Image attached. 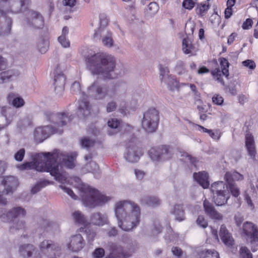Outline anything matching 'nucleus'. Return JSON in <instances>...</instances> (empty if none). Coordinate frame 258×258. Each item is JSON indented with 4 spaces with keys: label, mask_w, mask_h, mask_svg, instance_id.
Segmentation results:
<instances>
[{
    "label": "nucleus",
    "mask_w": 258,
    "mask_h": 258,
    "mask_svg": "<svg viewBox=\"0 0 258 258\" xmlns=\"http://www.w3.org/2000/svg\"><path fill=\"white\" fill-rule=\"evenodd\" d=\"M94 258H103L105 255V250L103 248H96L93 252Z\"/></svg>",
    "instance_id": "obj_53"
},
{
    "label": "nucleus",
    "mask_w": 258,
    "mask_h": 258,
    "mask_svg": "<svg viewBox=\"0 0 258 258\" xmlns=\"http://www.w3.org/2000/svg\"><path fill=\"white\" fill-rule=\"evenodd\" d=\"M44 136L43 128L40 126L36 128L34 133V137L35 141L38 143L42 142L45 140Z\"/></svg>",
    "instance_id": "obj_42"
},
{
    "label": "nucleus",
    "mask_w": 258,
    "mask_h": 258,
    "mask_svg": "<svg viewBox=\"0 0 258 258\" xmlns=\"http://www.w3.org/2000/svg\"><path fill=\"white\" fill-rule=\"evenodd\" d=\"M150 158L154 161H160V148H152L148 151Z\"/></svg>",
    "instance_id": "obj_40"
},
{
    "label": "nucleus",
    "mask_w": 258,
    "mask_h": 258,
    "mask_svg": "<svg viewBox=\"0 0 258 258\" xmlns=\"http://www.w3.org/2000/svg\"><path fill=\"white\" fill-rule=\"evenodd\" d=\"M26 215V211L24 209L18 207L13 208L12 210L8 212L6 215V221H12L14 219L17 218L19 217H24Z\"/></svg>",
    "instance_id": "obj_28"
},
{
    "label": "nucleus",
    "mask_w": 258,
    "mask_h": 258,
    "mask_svg": "<svg viewBox=\"0 0 258 258\" xmlns=\"http://www.w3.org/2000/svg\"><path fill=\"white\" fill-rule=\"evenodd\" d=\"M85 94L82 93V99L79 101L77 113L80 117H85L90 113L91 106L89 102L85 98Z\"/></svg>",
    "instance_id": "obj_18"
},
{
    "label": "nucleus",
    "mask_w": 258,
    "mask_h": 258,
    "mask_svg": "<svg viewBox=\"0 0 258 258\" xmlns=\"http://www.w3.org/2000/svg\"><path fill=\"white\" fill-rule=\"evenodd\" d=\"M108 125L111 128L117 129L119 125V122L117 119L112 118L108 121Z\"/></svg>",
    "instance_id": "obj_55"
},
{
    "label": "nucleus",
    "mask_w": 258,
    "mask_h": 258,
    "mask_svg": "<svg viewBox=\"0 0 258 258\" xmlns=\"http://www.w3.org/2000/svg\"><path fill=\"white\" fill-rule=\"evenodd\" d=\"M108 88L105 86L101 85L97 81H95L87 88L88 97L96 100H103L108 94Z\"/></svg>",
    "instance_id": "obj_12"
},
{
    "label": "nucleus",
    "mask_w": 258,
    "mask_h": 258,
    "mask_svg": "<svg viewBox=\"0 0 258 258\" xmlns=\"http://www.w3.org/2000/svg\"><path fill=\"white\" fill-rule=\"evenodd\" d=\"M40 251L31 244L22 245L20 248L24 258H56L58 255L60 247L57 243L49 240H44L39 244Z\"/></svg>",
    "instance_id": "obj_4"
},
{
    "label": "nucleus",
    "mask_w": 258,
    "mask_h": 258,
    "mask_svg": "<svg viewBox=\"0 0 258 258\" xmlns=\"http://www.w3.org/2000/svg\"><path fill=\"white\" fill-rule=\"evenodd\" d=\"M143 154V150L136 143V139H133L128 142L124 154V157L126 161L136 162Z\"/></svg>",
    "instance_id": "obj_11"
},
{
    "label": "nucleus",
    "mask_w": 258,
    "mask_h": 258,
    "mask_svg": "<svg viewBox=\"0 0 258 258\" xmlns=\"http://www.w3.org/2000/svg\"><path fill=\"white\" fill-rule=\"evenodd\" d=\"M197 223L199 226L203 228L207 227L208 225L207 220L203 216H199L198 217L197 220Z\"/></svg>",
    "instance_id": "obj_54"
},
{
    "label": "nucleus",
    "mask_w": 258,
    "mask_h": 258,
    "mask_svg": "<svg viewBox=\"0 0 258 258\" xmlns=\"http://www.w3.org/2000/svg\"><path fill=\"white\" fill-rule=\"evenodd\" d=\"M44 114L45 118L54 124L53 126L52 125L41 126L43 128V134L45 140L55 133H61L62 131L60 127L65 125L67 121L69 120L66 112L54 114L50 111H46Z\"/></svg>",
    "instance_id": "obj_7"
},
{
    "label": "nucleus",
    "mask_w": 258,
    "mask_h": 258,
    "mask_svg": "<svg viewBox=\"0 0 258 258\" xmlns=\"http://www.w3.org/2000/svg\"><path fill=\"white\" fill-rule=\"evenodd\" d=\"M25 226V222L22 220H16L13 222L10 227V230L12 233H15L17 230L23 229Z\"/></svg>",
    "instance_id": "obj_38"
},
{
    "label": "nucleus",
    "mask_w": 258,
    "mask_h": 258,
    "mask_svg": "<svg viewBox=\"0 0 258 258\" xmlns=\"http://www.w3.org/2000/svg\"><path fill=\"white\" fill-rule=\"evenodd\" d=\"M195 6V3L192 0H184L182 3V6L186 9L191 10Z\"/></svg>",
    "instance_id": "obj_58"
},
{
    "label": "nucleus",
    "mask_w": 258,
    "mask_h": 258,
    "mask_svg": "<svg viewBox=\"0 0 258 258\" xmlns=\"http://www.w3.org/2000/svg\"><path fill=\"white\" fill-rule=\"evenodd\" d=\"M58 40L62 47L67 48L70 46V41L67 39L66 37L59 36L58 38Z\"/></svg>",
    "instance_id": "obj_57"
},
{
    "label": "nucleus",
    "mask_w": 258,
    "mask_h": 258,
    "mask_svg": "<svg viewBox=\"0 0 258 258\" xmlns=\"http://www.w3.org/2000/svg\"><path fill=\"white\" fill-rule=\"evenodd\" d=\"M7 99L10 103L12 102V105L16 108L21 107L25 104L24 100L23 98L17 96L13 93H10L8 95Z\"/></svg>",
    "instance_id": "obj_31"
},
{
    "label": "nucleus",
    "mask_w": 258,
    "mask_h": 258,
    "mask_svg": "<svg viewBox=\"0 0 258 258\" xmlns=\"http://www.w3.org/2000/svg\"><path fill=\"white\" fill-rule=\"evenodd\" d=\"M30 0H0V14L4 12H11L15 14L22 12L26 9ZM4 20V23L0 24V35H6L10 33L11 29V20L9 18L2 17L1 21Z\"/></svg>",
    "instance_id": "obj_5"
},
{
    "label": "nucleus",
    "mask_w": 258,
    "mask_h": 258,
    "mask_svg": "<svg viewBox=\"0 0 258 258\" xmlns=\"http://www.w3.org/2000/svg\"><path fill=\"white\" fill-rule=\"evenodd\" d=\"M223 100V97L219 95H215L212 97L213 102L217 105H221Z\"/></svg>",
    "instance_id": "obj_60"
},
{
    "label": "nucleus",
    "mask_w": 258,
    "mask_h": 258,
    "mask_svg": "<svg viewBox=\"0 0 258 258\" xmlns=\"http://www.w3.org/2000/svg\"><path fill=\"white\" fill-rule=\"evenodd\" d=\"M219 234L221 240L226 246H230L233 245L234 239L231 234L224 225L221 226Z\"/></svg>",
    "instance_id": "obj_25"
},
{
    "label": "nucleus",
    "mask_w": 258,
    "mask_h": 258,
    "mask_svg": "<svg viewBox=\"0 0 258 258\" xmlns=\"http://www.w3.org/2000/svg\"><path fill=\"white\" fill-rule=\"evenodd\" d=\"M71 89L74 93H81V85L79 82H75L72 85Z\"/></svg>",
    "instance_id": "obj_59"
},
{
    "label": "nucleus",
    "mask_w": 258,
    "mask_h": 258,
    "mask_svg": "<svg viewBox=\"0 0 258 258\" xmlns=\"http://www.w3.org/2000/svg\"><path fill=\"white\" fill-rule=\"evenodd\" d=\"M114 213L118 226L124 231L136 228L140 221L141 210L138 205L130 201H122L116 203Z\"/></svg>",
    "instance_id": "obj_2"
},
{
    "label": "nucleus",
    "mask_w": 258,
    "mask_h": 258,
    "mask_svg": "<svg viewBox=\"0 0 258 258\" xmlns=\"http://www.w3.org/2000/svg\"><path fill=\"white\" fill-rule=\"evenodd\" d=\"M224 179L227 183H234V181L242 180L243 176L236 171H231L225 173Z\"/></svg>",
    "instance_id": "obj_29"
},
{
    "label": "nucleus",
    "mask_w": 258,
    "mask_h": 258,
    "mask_svg": "<svg viewBox=\"0 0 258 258\" xmlns=\"http://www.w3.org/2000/svg\"><path fill=\"white\" fill-rule=\"evenodd\" d=\"M171 213L174 216L175 219L178 221H182L185 219L182 207L180 205H175L171 210Z\"/></svg>",
    "instance_id": "obj_33"
},
{
    "label": "nucleus",
    "mask_w": 258,
    "mask_h": 258,
    "mask_svg": "<svg viewBox=\"0 0 258 258\" xmlns=\"http://www.w3.org/2000/svg\"><path fill=\"white\" fill-rule=\"evenodd\" d=\"M181 157H182V160H184L185 162H189L192 164H195L197 162V159L195 157H192L190 155H188L185 152H180Z\"/></svg>",
    "instance_id": "obj_52"
},
{
    "label": "nucleus",
    "mask_w": 258,
    "mask_h": 258,
    "mask_svg": "<svg viewBox=\"0 0 258 258\" xmlns=\"http://www.w3.org/2000/svg\"><path fill=\"white\" fill-rule=\"evenodd\" d=\"M242 233L251 244L258 242V227L253 223L245 222L242 226Z\"/></svg>",
    "instance_id": "obj_14"
},
{
    "label": "nucleus",
    "mask_w": 258,
    "mask_h": 258,
    "mask_svg": "<svg viewBox=\"0 0 258 258\" xmlns=\"http://www.w3.org/2000/svg\"><path fill=\"white\" fill-rule=\"evenodd\" d=\"M118 101L119 103V109L121 110V112H124L125 110L127 107L126 98L123 96H120L118 98Z\"/></svg>",
    "instance_id": "obj_47"
},
{
    "label": "nucleus",
    "mask_w": 258,
    "mask_h": 258,
    "mask_svg": "<svg viewBox=\"0 0 258 258\" xmlns=\"http://www.w3.org/2000/svg\"><path fill=\"white\" fill-rule=\"evenodd\" d=\"M67 245L70 250L78 251L84 246L85 241L82 236L80 234H77L71 236Z\"/></svg>",
    "instance_id": "obj_17"
},
{
    "label": "nucleus",
    "mask_w": 258,
    "mask_h": 258,
    "mask_svg": "<svg viewBox=\"0 0 258 258\" xmlns=\"http://www.w3.org/2000/svg\"><path fill=\"white\" fill-rule=\"evenodd\" d=\"M245 200L247 204L248 208L251 210H253L254 209V205L250 197L247 194L245 195Z\"/></svg>",
    "instance_id": "obj_64"
},
{
    "label": "nucleus",
    "mask_w": 258,
    "mask_h": 258,
    "mask_svg": "<svg viewBox=\"0 0 258 258\" xmlns=\"http://www.w3.org/2000/svg\"><path fill=\"white\" fill-rule=\"evenodd\" d=\"M211 191L213 195V201L217 206H220L226 204L230 198L228 185L223 181L213 183L211 185Z\"/></svg>",
    "instance_id": "obj_8"
},
{
    "label": "nucleus",
    "mask_w": 258,
    "mask_h": 258,
    "mask_svg": "<svg viewBox=\"0 0 258 258\" xmlns=\"http://www.w3.org/2000/svg\"><path fill=\"white\" fill-rule=\"evenodd\" d=\"M108 247L109 253L104 258H128L136 250L133 245L124 249L121 245L116 243H110Z\"/></svg>",
    "instance_id": "obj_10"
},
{
    "label": "nucleus",
    "mask_w": 258,
    "mask_h": 258,
    "mask_svg": "<svg viewBox=\"0 0 258 258\" xmlns=\"http://www.w3.org/2000/svg\"><path fill=\"white\" fill-rule=\"evenodd\" d=\"M60 187L66 193H67L71 197L74 199H77V196L74 193L73 190L63 185H60Z\"/></svg>",
    "instance_id": "obj_62"
},
{
    "label": "nucleus",
    "mask_w": 258,
    "mask_h": 258,
    "mask_svg": "<svg viewBox=\"0 0 258 258\" xmlns=\"http://www.w3.org/2000/svg\"><path fill=\"white\" fill-rule=\"evenodd\" d=\"M81 190L83 204L90 208L102 206L111 199L109 197L85 184L82 185Z\"/></svg>",
    "instance_id": "obj_6"
},
{
    "label": "nucleus",
    "mask_w": 258,
    "mask_h": 258,
    "mask_svg": "<svg viewBox=\"0 0 258 258\" xmlns=\"http://www.w3.org/2000/svg\"><path fill=\"white\" fill-rule=\"evenodd\" d=\"M227 183L228 190H230L232 195L235 197H237L240 195V190L236 184L234 183Z\"/></svg>",
    "instance_id": "obj_45"
},
{
    "label": "nucleus",
    "mask_w": 258,
    "mask_h": 258,
    "mask_svg": "<svg viewBox=\"0 0 258 258\" xmlns=\"http://www.w3.org/2000/svg\"><path fill=\"white\" fill-rule=\"evenodd\" d=\"M141 201L143 204H145L152 207H157L160 204V199L155 196H144L142 198Z\"/></svg>",
    "instance_id": "obj_30"
},
{
    "label": "nucleus",
    "mask_w": 258,
    "mask_h": 258,
    "mask_svg": "<svg viewBox=\"0 0 258 258\" xmlns=\"http://www.w3.org/2000/svg\"><path fill=\"white\" fill-rule=\"evenodd\" d=\"M193 177L204 188H207L210 185L209 180V175L207 172L205 171L194 173Z\"/></svg>",
    "instance_id": "obj_26"
},
{
    "label": "nucleus",
    "mask_w": 258,
    "mask_h": 258,
    "mask_svg": "<svg viewBox=\"0 0 258 258\" xmlns=\"http://www.w3.org/2000/svg\"><path fill=\"white\" fill-rule=\"evenodd\" d=\"M245 146L249 155L254 159L256 155L255 144L253 137L250 134L247 133L245 135Z\"/></svg>",
    "instance_id": "obj_27"
},
{
    "label": "nucleus",
    "mask_w": 258,
    "mask_h": 258,
    "mask_svg": "<svg viewBox=\"0 0 258 258\" xmlns=\"http://www.w3.org/2000/svg\"><path fill=\"white\" fill-rule=\"evenodd\" d=\"M2 113L5 117L7 124H10L12 121L15 115L14 109L11 107H3Z\"/></svg>",
    "instance_id": "obj_36"
},
{
    "label": "nucleus",
    "mask_w": 258,
    "mask_h": 258,
    "mask_svg": "<svg viewBox=\"0 0 258 258\" xmlns=\"http://www.w3.org/2000/svg\"><path fill=\"white\" fill-rule=\"evenodd\" d=\"M220 63L222 71H221L219 68H216L212 71L211 73L213 77L216 81L222 85H224V82L222 79V76H225L226 77L229 76L228 68L229 63L227 59L224 57L220 58Z\"/></svg>",
    "instance_id": "obj_16"
},
{
    "label": "nucleus",
    "mask_w": 258,
    "mask_h": 258,
    "mask_svg": "<svg viewBox=\"0 0 258 258\" xmlns=\"http://www.w3.org/2000/svg\"><path fill=\"white\" fill-rule=\"evenodd\" d=\"M182 50L186 54L193 55L195 52V47L191 40L187 38H184L182 41Z\"/></svg>",
    "instance_id": "obj_35"
},
{
    "label": "nucleus",
    "mask_w": 258,
    "mask_h": 258,
    "mask_svg": "<svg viewBox=\"0 0 258 258\" xmlns=\"http://www.w3.org/2000/svg\"><path fill=\"white\" fill-rule=\"evenodd\" d=\"M90 222L94 225L102 226L108 223V220L106 214L100 212L92 213L90 216Z\"/></svg>",
    "instance_id": "obj_24"
},
{
    "label": "nucleus",
    "mask_w": 258,
    "mask_h": 258,
    "mask_svg": "<svg viewBox=\"0 0 258 258\" xmlns=\"http://www.w3.org/2000/svg\"><path fill=\"white\" fill-rule=\"evenodd\" d=\"M203 205L206 213L212 219L215 220L222 219V215L215 210L213 205L208 201L205 200Z\"/></svg>",
    "instance_id": "obj_23"
},
{
    "label": "nucleus",
    "mask_w": 258,
    "mask_h": 258,
    "mask_svg": "<svg viewBox=\"0 0 258 258\" xmlns=\"http://www.w3.org/2000/svg\"><path fill=\"white\" fill-rule=\"evenodd\" d=\"M169 73V70L167 67H164L162 66H160V79L162 82H164L166 84H170L166 79H171V76L168 75Z\"/></svg>",
    "instance_id": "obj_37"
},
{
    "label": "nucleus",
    "mask_w": 258,
    "mask_h": 258,
    "mask_svg": "<svg viewBox=\"0 0 258 258\" xmlns=\"http://www.w3.org/2000/svg\"><path fill=\"white\" fill-rule=\"evenodd\" d=\"M116 104L114 101H111L108 103L106 106V111L108 112H111L115 110L116 108Z\"/></svg>",
    "instance_id": "obj_63"
},
{
    "label": "nucleus",
    "mask_w": 258,
    "mask_h": 258,
    "mask_svg": "<svg viewBox=\"0 0 258 258\" xmlns=\"http://www.w3.org/2000/svg\"><path fill=\"white\" fill-rule=\"evenodd\" d=\"M108 19L105 14L102 13L99 15V27L107 28L108 25Z\"/></svg>",
    "instance_id": "obj_49"
},
{
    "label": "nucleus",
    "mask_w": 258,
    "mask_h": 258,
    "mask_svg": "<svg viewBox=\"0 0 258 258\" xmlns=\"http://www.w3.org/2000/svg\"><path fill=\"white\" fill-rule=\"evenodd\" d=\"M86 64L92 74L110 79L115 68L116 58L106 53L98 52L88 55Z\"/></svg>",
    "instance_id": "obj_3"
},
{
    "label": "nucleus",
    "mask_w": 258,
    "mask_h": 258,
    "mask_svg": "<svg viewBox=\"0 0 258 258\" xmlns=\"http://www.w3.org/2000/svg\"><path fill=\"white\" fill-rule=\"evenodd\" d=\"M53 73L55 91L58 93V92H61L63 90L66 77L61 72L58 71L57 69L54 71Z\"/></svg>",
    "instance_id": "obj_19"
},
{
    "label": "nucleus",
    "mask_w": 258,
    "mask_h": 258,
    "mask_svg": "<svg viewBox=\"0 0 258 258\" xmlns=\"http://www.w3.org/2000/svg\"><path fill=\"white\" fill-rule=\"evenodd\" d=\"M93 38L96 41L101 39L102 43L105 46L111 47L113 45L112 33L107 28H98L95 31Z\"/></svg>",
    "instance_id": "obj_13"
},
{
    "label": "nucleus",
    "mask_w": 258,
    "mask_h": 258,
    "mask_svg": "<svg viewBox=\"0 0 258 258\" xmlns=\"http://www.w3.org/2000/svg\"><path fill=\"white\" fill-rule=\"evenodd\" d=\"M159 120L158 111L155 108H150L145 111L142 120V127L147 132H155Z\"/></svg>",
    "instance_id": "obj_9"
},
{
    "label": "nucleus",
    "mask_w": 258,
    "mask_h": 258,
    "mask_svg": "<svg viewBox=\"0 0 258 258\" xmlns=\"http://www.w3.org/2000/svg\"><path fill=\"white\" fill-rule=\"evenodd\" d=\"M49 46L47 39L40 38L37 42V46L40 52L44 53L46 52Z\"/></svg>",
    "instance_id": "obj_39"
},
{
    "label": "nucleus",
    "mask_w": 258,
    "mask_h": 258,
    "mask_svg": "<svg viewBox=\"0 0 258 258\" xmlns=\"http://www.w3.org/2000/svg\"><path fill=\"white\" fill-rule=\"evenodd\" d=\"M20 74L17 70H9L0 73V84L15 80Z\"/></svg>",
    "instance_id": "obj_22"
},
{
    "label": "nucleus",
    "mask_w": 258,
    "mask_h": 258,
    "mask_svg": "<svg viewBox=\"0 0 258 258\" xmlns=\"http://www.w3.org/2000/svg\"><path fill=\"white\" fill-rule=\"evenodd\" d=\"M200 258H220V256L217 251L214 250H207L201 253Z\"/></svg>",
    "instance_id": "obj_41"
},
{
    "label": "nucleus",
    "mask_w": 258,
    "mask_h": 258,
    "mask_svg": "<svg viewBox=\"0 0 258 258\" xmlns=\"http://www.w3.org/2000/svg\"><path fill=\"white\" fill-rule=\"evenodd\" d=\"M2 183L5 186L7 194L13 192L18 186V181L16 177L13 176H8L4 177Z\"/></svg>",
    "instance_id": "obj_20"
},
{
    "label": "nucleus",
    "mask_w": 258,
    "mask_h": 258,
    "mask_svg": "<svg viewBox=\"0 0 258 258\" xmlns=\"http://www.w3.org/2000/svg\"><path fill=\"white\" fill-rule=\"evenodd\" d=\"M75 154H68L55 151L53 152L40 153L34 155L33 161L22 165L21 169H35L40 172H48L60 183L67 179L63 167L72 169L75 166Z\"/></svg>",
    "instance_id": "obj_1"
},
{
    "label": "nucleus",
    "mask_w": 258,
    "mask_h": 258,
    "mask_svg": "<svg viewBox=\"0 0 258 258\" xmlns=\"http://www.w3.org/2000/svg\"><path fill=\"white\" fill-rule=\"evenodd\" d=\"M25 151L24 149H21L19 150L14 156L15 159L17 161H21L25 155Z\"/></svg>",
    "instance_id": "obj_56"
},
{
    "label": "nucleus",
    "mask_w": 258,
    "mask_h": 258,
    "mask_svg": "<svg viewBox=\"0 0 258 258\" xmlns=\"http://www.w3.org/2000/svg\"><path fill=\"white\" fill-rule=\"evenodd\" d=\"M244 66L248 68L251 70H253L255 68V64L253 61L249 59L246 60L242 62Z\"/></svg>",
    "instance_id": "obj_61"
},
{
    "label": "nucleus",
    "mask_w": 258,
    "mask_h": 258,
    "mask_svg": "<svg viewBox=\"0 0 258 258\" xmlns=\"http://www.w3.org/2000/svg\"><path fill=\"white\" fill-rule=\"evenodd\" d=\"M49 183L47 181L44 180L37 182L31 189V192L35 194L38 192L42 188L46 186Z\"/></svg>",
    "instance_id": "obj_46"
},
{
    "label": "nucleus",
    "mask_w": 258,
    "mask_h": 258,
    "mask_svg": "<svg viewBox=\"0 0 258 258\" xmlns=\"http://www.w3.org/2000/svg\"><path fill=\"white\" fill-rule=\"evenodd\" d=\"M173 154V149L169 146H163L160 148V161L168 160L172 158Z\"/></svg>",
    "instance_id": "obj_32"
},
{
    "label": "nucleus",
    "mask_w": 258,
    "mask_h": 258,
    "mask_svg": "<svg viewBox=\"0 0 258 258\" xmlns=\"http://www.w3.org/2000/svg\"><path fill=\"white\" fill-rule=\"evenodd\" d=\"M85 160L88 162L86 164L84 169L86 171L92 172L95 178H98L99 174V168L96 162L92 161V155H88L85 157Z\"/></svg>",
    "instance_id": "obj_21"
},
{
    "label": "nucleus",
    "mask_w": 258,
    "mask_h": 258,
    "mask_svg": "<svg viewBox=\"0 0 258 258\" xmlns=\"http://www.w3.org/2000/svg\"><path fill=\"white\" fill-rule=\"evenodd\" d=\"M73 220L75 223L79 225H83L86 227L88 222L84 215L79 211H75L72 214Z\"/></svg>",
    "instance_id": "obj_34"
},
{
    "label": "nucleus",
    "mask_w": 258,
    "mask_h": 258,
    "mask_svg": "<svg viewBox=\"0 0 258 258\" xmlns=\"http://www.w3.org/2000/svg\"><path fill=\"white\" fill-rule=\"evenodd\" d=\"M27 22L30 27L34 29H42L44 25L43 17L39 12L34 11L28 12Z\"/></svg>",
    "instance_id": "obj_15"
},
{
    "label": "nucleus",
    "mask_w": 258,
    "mask_h": 258,
    "mask_svg": "<svg viewBox=\"0 0 258 258\" xmlns=\"http://www.w3.org/2000/svg\"><path fill=\"white\" fill-rule=\"evenodd\" d=\"M81 143L83 147L88 148L94 145V141L93 140L86 137L82 139L81 140Z\"/></svg>",
    "instance_id": "obj_50"
},
{
    "label": "nucleus",
    "mask_w": 258,
    "mask_h": 258,
    "mask_svg": "<svg viewBox=\"0 0 258 258\" xmlns=\"http://www.w3.org/2000/svg\"><path fill=\"white\" fill-rule=\"evenodd\" d=\"M240 253L242 258H252V254L245 246H242L240 249Z\"/></svg>",
    "instance_id": "obj_51"
},
{
    "label": "nucleus",
    "mask_w": 258,
    "mask_h": 258,
    "mask_svg": "<svg viewBox=\"0 0 258 258\" xmlns=\"http://www.w3.org/2000/svg\"><path fill=\"white\" fill-rule=\"evenodd\" d=\"M159 10L158 5L155 2L149 4L146 10L147 14L150 16L155 15Z\"/></svg>",
    "instance_id": "obj_43"
},
{
    "label": "nucleus",
    "mask_w": 258,
    "mask_h": 258,
    "mask_svg": "<svg viewBox=\"0 0 258 258\" xmlns=\"http://www.w3.org/2000/svg\"><path fill=\"white\" fill-rule=\"evenodd\" d=\"M209 9V6L208 4L201 3L196 9L197 13L201 16H204Z\"/></svg>",
    "instance_id": "obj_44"
},
{
    "label": "nucleus",
    "mask_w": 258,
    "mask_h": 258,
    "mask_svg": "<svg viewBox=\"0 0 258 258\" xmlns=\"http://www.w3.org/2000/svg\"><path fill=\"white\" fill-rule=\"evenodd\" d=\"M176 71L179 75L185 74L187 71L185 68V63L182 61H178L176 65Z\"/></svg>",
    "instance_id": "obj_48"
}]
</instances>
